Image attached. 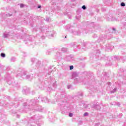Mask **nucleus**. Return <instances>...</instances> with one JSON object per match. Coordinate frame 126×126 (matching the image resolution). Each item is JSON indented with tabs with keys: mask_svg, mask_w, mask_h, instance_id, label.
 I'll return each mask as SVG.
<instances>
[{
	"mask_svg": "<svg viewBox=\"0 0 126 126\" xmlns=\"http://www.w3.org/2000/svg\"><path fill=\"white\" fill-rule=\"evenodd\" d=\"M78 76V74L76 72H74L72 74V78H75V77H77Z\"/></svg>",
	"mask_w": 126,
	"mask_h": 126,
	"instance_id": "11",
	"label": "nucleus"
},
{
	"mask_svg": "<svg viewBox=\"0 0 126 126\" xmlns=\"http://www.w3.org/2000/svg\"><path fill=\"white\" fill-rule=\"evenodd\" d=\"M20 102H22V98H19L18 101H17L16 102V104H18V103H20Z\"/></svg>",
	"mask_w": 126,
	"mask_h": 126,
	"instance_id": "18",
	"label": "nucleus"
},
{
	"mask_svg": "<svg viewBox=\"0 0 126 126\" xmlns=\"http://www.w3.org/2000/svg\"><path fill=\"white\" fill-rule=\"evenodd\" d=\"M106 19L107 20H108V21H120V20H122V19L119 17L118 19H116L114 17H107L106 18Z\"/></svg>",
	"mask_w": 126,
	"mask_h": 126,
	"instance_id": "4",
	"label": "nucleus"
},
{
	"mask_svg": "<svg viewBox=\"0 0 126 126\" xmlns=\"http://www.w3.org/2000/svg\"><path fill=\"white\" fill-rule=\"evenodd\" d=\"M39 101L44 102V103H49L50 102L48 98L46 97L42 98V97L39 96L38 98H35L34 99L30 101L29 109L31 110L32 112H37L38 111L39 112H42L43 109L42 108V106H39L38 104H39Z\"/></svg>",
	"mask_w": 126,
	"mask_h": 126,
	"instance_id": "1",
	"label": "nucleus"
},
{
	"mask_svg": "<svg viewBox=\"0 0 126 126\" xmlns=\"http://www.w3.org/2000/svg\"><path fill=\"white\" fill-rule=\"evenodd\" d=\"M0 119L2 122V121H5V120H6V116L3 114H1Z\"/></svg>",
	"mask_w": 126,
	"mask_h": 126,
	"instance_id": "8",
	"label": "nucleus"
},
{
	"mask_svg": "<svg viewBox=\"0 0 126 126\" xmlns=\"http://www.w3.org/2000/svg\"><path fill=\"white\" fill-rule=\"evenodd\" d=\"M65 38H66V36H65Z\"/></svg>",
	"mask_w": 126,
	"mask_h": 126,
	"instance_id": "57",
	"label": "nucleus"
},
{
	"mask_svg": "<svg viewBox=\"0 0 126 126\" xmlns=\"http://www.w3.org/2000/svg\"><path fill=\"white\" fill-rule=\"evenodd\" d=\"M124 26H126V23L125 22V23H124Z\"/></svg>",
	"mask_w": 126,
	"mask_h": 126,
	"instance_id": "49",
	"label": "nucleus"
},
{
	"mask_svg": "<svg viewBox=\"0 0 126 126\" xmlns=\"http://www.w3.org/2000/svg\"><path fill=\"white\" fill-rule=\"evenodd\" d=\"M84 116H88V113L87 112H86L84 114Z\"/></svg>",
	"mask_w": 126,
	"mask_h": 126,
	"instance_id": "35",
	"label": "nucleus"
},
{
	"mask_svg": "<svg viewBox=\"0 0 126 126\" xmlns=\"http://www.w3.org/2000/svg\"><path fill=\"white\" fill-rule=\"evenodd\" d=\"M105 48H106V50H107V49H108L109 50H111V47H110V45H109L106 46L105 47Z\"/></svg>",
	"mask_w": 126,
	"mask_h": 126,
	"instance_id": "23",
	"label": "nucleus"
},
{
	"mask_svg": "<svg viewBox=\"0 0 126 126\" xmlns=\"http://www.w3.org/2000/svg\"><path fill=\"white\" fill-rule=\"evenodd\" d=\"M5 106H6L7 107V106H9V104H8V103H7V104H5Z\"/></svg>",
	"mask_w": 126,
	"mask_h": 126,
	"instance_id": "48",
	"label": "nucleus"
},
{
	"mask_svg": "<svg viewBox=\"0 0 126 126\" xmlns=\"http://www.w3.org/2000/svg\"><path fill=\"white\" fill-rule=\"evenodd\" d=\"M20 6L21 8L24 7V4H22V3L20 4Z\"/></svg>",
	"mask_w": 126,
	"mask_h": 126,
	"instance_id": "28",
	"label": "nucleus"
},
{
	"mask_svg": "<svg viewBox=\"0 0 126 126\" xmlns=\"http://www.w3.org/2000/svg\"><path fill=\"white\" fill-rule=\"evenodd\" d=\"M111 82H108V85H111Z\"/></svg>",
	"mask_w": 126,
	"mask_h": 126,
	"instance_id": "45",
	"label": "nucleus"
},
{
	"mask_svg": "<svg viewBox=\"0 0 126 126\" xmlns=\"http://www.w3.org/2000/svg\"><path fill=\"white\" fill-rule=\"evenodd\" d=\"M49 20H50V18H47L46 19V21H47V22H49Z\"/></svg>",
	"mask_w": 126,
	"mask_h": 126,
	"instance_id": "36",
	"label": "nucleus"
},
{
	"mask_svg": "<svg viewBox=\"0 0 126 126\" xmlns=\"http://www.w3.org/2000/svg\"><path fill=\"white\" fill-rule=\"evenodd\" d=\"M91 90H92V91H93V92L94 91V88H92V89H91Z\"/></svg>",
	"mask_w": 126,
	"mask_h": 126,
	"instance_id": "46",
	"label": "nucleus"
},
{
	"mask_svg": "<svg viewBox=\"0 0 126 126\" xmlns=\"http://www.w3.org/2000/svg\"><path fill=\"white\" fill-rule=\"evenodd\" d=\"M112 105H115V104H112Z\"/></svg>",
	"mask_w": 126,
	"mask_h": 126,
	"instance_id": "58",
	"label": "nucleus"
},
{
	"mask_svg": "<svg viewBox=\"0 0 126 126\" xmlns=\"http://www.w3.org/2000/svg\"><path fill=\"white\" fill-rule=\"evenodd\" d=\"M0 106H4V103H2L1 102H0Z\"/></svg>",
	"mask_w": 126,
	"mask_h": 126,
	"instance_id": "37",
	"label": "nucleus"
},
{
	"mask_svg": "<svg viewBox=\"0 0 126 126\" xmlns=\"http://www.w3.org/2000/svg\"><path fill=\"white\" fill-rule=\"evenodd\" d=\"M71 46H72V47H73V48H77V45H76V43H73L71 44Z\"/></svg>",
	"mask_w": 126,
	"mask_h": 126,
	"instance_id": "17",
	"label": "nucleus"
},
{
	"mask_svg": "<svg viewBox=\"0 0 126 126\" xmlns=\"http://www.w3.org/2000/svg\"><path fill=\"white\" fill-rule=\"evenodd\" d=\"M116 91H117V88H115L113 91H111L110 92V93L113 94V93H115V92H116Z\"/></svg>",
	"mask_w": 126,
	"mask_h": 126,
	"instance_id": "21",
	"label": "nucleus"
},
{
	"mask_svg": "<svg viewBox=\"0 0 126 126\" xmlns=\"http://www.w3.org/2000/svg\"><path fill=\"white\" fill-rule=\"evenodd\" d=\"M51 37H54V33H51Z\"/></svg>",
	"mask_w": 126,
	"mask_h": 126,
	"instance_id": "43",
	"label": "nucleus"
},
{
	"mask_svg": "<svg viewBox=\"0 0 126 126\" xmlns=\"http://www.w3.org/2000/svg\"><path fill=\"white\" fill-rule=\"evenodd\" d=\"M80 80V79H79V78L75 79H74L75 83H79V82H80V81H79Z\"/></svg>",
	"mask_w": 126,
	"mask_h": 126,
	"instance_id": "16",
	"label": "nucleus"
},
{
	"mask_svg": "<svg viewBox=\"0 0 126 126\" xmlns=\"http://www.w3.org/2000/svg\"><path fill=\"white\" fill-rule=\"evenodd\" d=\"M31 61L32 63H40V62L38 61L37 60H35V58L32 59Z\"/></svg>",
	"mask_w": 126,
	"mask_h": 126,
	"instance_id": "12",
	"label": "nucleus"
},
{
	"mask_svg": "<svg viewBox=\"0 0 126 126\" xmlns=\"http://www.w3.org/2000/svg\"><path fill=\"white\" fill-rule=\"evenodd\" d=\"M13 85L14 86H15V83H13Z\"/></svg>",
	"mask_w": 126,
	"mask_h": 126,
	"instance_id": "52",
	"label": "nucleus"
},
{
	"mask_svg": "<svg viewBox=\"0 0 126 126\" xmlns=\"http://www.w3.org/2000/svg\"><path fill=\"white\" fill-rule=\"evenodd\" d=\"M15 58L14 57H12L11 59V62H15Z\"/></svg>",
	"mask_w": 126,
	"mask_h": 126,
	"instance_id": "25",
	"label": "nucleus"
},
{
	"mask_svg": "<svg viewBox=\"0 0 126 126\" xmlns=\"http://www.w3.org/2000/svg\"><path fill=\"white\" fill-rule=\"evenodd\" d=\"M56 56L57 58H59V57H62V53H61V52H57V53H56Z\"/></svg>",
	"mask_w": 126,
	"mask_h": 126,
	"instance_id": "15",
	"label": "nucleus"
},
{
	"mask_svg": "<svg viewBox=\"0 0 126 126\" xmlns=\"http://www.w3.org/2000/svg\"><path fill=\"white\" fill-rule=\"evenodd\" d=\"M100 126V123H96V124H95V126Z\"/></svg>",
	"mask_w": 126,
	"mask_h": 126,
	"instance_id": "38",
	"label": "nucleus"
},
{
	"mask_svg": "<svg viewBox=\"0 0 126 126\" xmlns=\"http://www.w3.org/2000/svg\"><path fill=\"white\" fill-rule=\"evenodd\" d=\"M28 90H23V92H24L26 93V94H28V93H29V92H27Z\"/></svg>",
	"mask_w": 126,
	"mask_h": 126,
	"instance_id": "31",
	"label": "nucleus"
},
{
	"mask_svg": "<svg viewBox=\"0 0 126 126\" xmlns=\"http://www.w3.org/2000/svg\"><path fill=\"white\" fill-rule=\"evenodd\" d=\"M82 9H83L84 10H85L86 9V6H85V5H83L82 6Z\"/></svg>",
	"mask_w": 126,
	"mask_h": 126,
	"instance_id": "24",
	"label": "nucleus"
},
{
	"mask_svg": "<svg viewBox=\"0 0 126 126\" xmlns=\"http://www.w3.org/2000/svg\"><path fill=\"white\" fill-rule=\"evenodd\" d=\"M72 27L70 25H67L65 26V28L67 30H69V29H71V28Z\"/></svg>",
	"mask_w": 126,
	"mask_h": 126,
	"instance_id": "14",
	"label": "nucleus"
},
{
	"mask_svg": "<svg viewBox=\"0 0 126 126\" xmlns=\"http://www.w3.org/2000/svg\"><path fill=\"white\" fill-rule=\"evenodd\" d=\"M121 6H126V3L125 2H122L121 3Z\"/></svg>",
	"mask_w": 126,
	"mask_h": 126,
	"instance_id": "22",
	"label": "nucleus"
},
{
	"mask_svg": "<svg viewBox=\"0 0 126 126\" xmlns=\"http://www.w3.org/2000/svg\"><path fill=\"white\" fill-rule=\"evenodd\" d=\"M62 52L63 53H66L67 52V49L66 48H62L61 49Z\"/></svg>",
	"mask_w": 126,
	"mask_h": 126,
	"instance_id": "13",
	"label": "nucleus"
},
{
	"mask_svg": "<svg viewBox=\"0 0 126 126\" xmlns=\"http://www.w3.org/2000/svg\"><path fill=\"white\" fill-rule=\"evenodd\" d=\"M53 87H54L55 88H56V87L57 86V85L56 84V83H53Z\"/></svg>",
	"mask_w": 126,
	"mask_h": 126,
	"instance_id": "33",
	"label": "nucleus"
},
{
	"mask_svg": "<svg viewBox=\"0 0 126 126\" xmlns=\"http://www.w3.org/2000/svg\"><path fill=\"white\" fill-rule=\"evenodd\" d=\"M113 30L114 31H116V29L113 28Z\"/></svg>",
	"mask_w": 126,
	"mask_h": 126,
	"instance_id": "51",
	"label": "nucleus"
},
{
	"mask_svg": "<svg viewBox=\"0 0 126 126\" xmlns=\"http://www.w3.org/2000/svg\"><path fill=\"white\" fill-rule=\"evenodd\" d=\"M67 89H70V88H71V85H69L67 86Z\"/></svg>",
	"mask_w": 126,
	"mask_h": 126,
	"instance_id": "29",
	"label": "nucleus"
},
{
	"mask_svg": "<svg viewBox=\"0 0 126 126\" xmlns=\"http://www.w3.org/2000/svg\"><path fill=\"white\" fill-rule=\"evenodd\" d=\"M4 69H6V71L8 72V74L5 75L4 80H5L8 84H12L13 81H14V79L11 78V76H10L11 73H12V69L10 67L5 68L4 66L0 64V70H3Z\"/></svg>",
	"mask_w": 126,
	"mask_h": 126,
	"instance_id": "2",
	"label": "nucleus"
},
{
	"mask_svg": "<svg viewBox=\"0 0 126 126\" xmlns=\"http://www.w3.org/2000/svg\"><path fill=\"white\" fill-rule=\"evenodd\" d=\"M114 58L117 59V56H115Z\"/></svg>",
	"mask_w": 126,
	"mask_h": 126,
	"instance_id": "54",
	"label": "nucleus"
},
{
	"mask_svg": "<svg viewBox=\"0 0 126 126\" xmlns=\"http://www.w3.org/2000/svg\"><path fill=\"white\" fill-rule=\"evenodd\" d=\"M97 54H100V50H97Z\"/></svg>",
	"mask_w": 126,
	"mask_h": 126,
	"instance_id": "42",
	"label": "nucleus"
},
{
	"mask_svg": "<svg viewBox=\"0 0 126 126\" xmlns=\"http://www.w3.org/2000/svg\"><path fill=\"white\" fill-rule=\"evenodd\" d=\"M70 32L72 33V34H74V35H79L81 34L80 31H78L77 32H76L75 30L73 29L70 30Z\"/></svg>",
	"mask_w": 126,
	"mask_h": 126,
	"instance_id": "6",
	"label": "nucleus"
},
{
	"mask_svg": "<svg viewBox=\"0 0 126 126\" xmlns=\"http://www.w3.org/2000/svg\"><path fill=\"white\" fill-rule=\"evenodd\" d=\"M41 7H42V6H41V5H38L37 6V8H41Z\"/></svg>",
	"mask_w": 126,
	"mask_h": 126,
	"instance_id": "39",
	"label": "nucleus"
},
{
	"mask_svg": "<svg viewBox=\"0 0 126 126\" xmlns=\"http://www.w3.org/2000/svg\"><path fill=\"white\" fill-rule=\"evenodd\" d=\"M18 76H21L22 78H25L26 79H32L33 77L30 75H27V72L26 71L22 70L20 73L18 74Z\"/></svg>",
	"mask_w": 126,
	"mask_h": 126,
	"instance_id": "3",
	"label": "nucleus"
},
{
	"mask_svg": "<svg viewBox=\"0 0 126 126\" xmlns=\"http://www.w3.org/2000/svg\"><path fill=\"white\" fill-rule=\"evenodd\" d=\"M4 98H7L8 99V98H9V96H5Z\"/></svg>",
	"mask_w": 126,
	"mask_h": 126,
	"instance_id": "50",
	"label": "nucleus"
},
{
	"mask_svg": "<svg viewBox=\"0 0 126 126\" xmlns=\"http://www.w3.org/2000/svg\"><path fill=\"white\" fill-rule=\"evenodd\" d=\"M3 38H8V37H9V36H10L9 35V32H5L3 33Z\"/></svg>",
	"mask_w": 126,
	"mask_h": 126,
	"instance_id": "10",
	"label": "nucleus"
},
{
	"mask_svg": "<svg viewBox=\"0 0 126 126\" xmlns=\"http://www.w3.org/2000/svg\"><path fill=\"white\" fill-rule=\"evenodd\" d=\"M0 56L1 57V58H5V54L1 53L0 54Z\"/></svg>",
	"mask_w": 126,
	"mask_h": 126,
	"instance_id": "20",
	"label": "nucleus"
},
{
	"mask_svg": "<svg viewBox=\"0 0 126 126\" xmlns=\"http://www.w3.org/2000/svg\"><path fill=\"white\" fill-rule=\"evenodd\" d=\"M37 126H41V125H40V124H37Z\"/></svg>",
	"mask_w": 126,
	"mask_h": 126,
	"instance_id": "55",
	"label": "nucleus"
},
{
	"mask_svg": "<svg viewBox=\"0 0 126 126\" xmlns=\"http://www.w3.org/2000/svg\"><path fill=\"white\" fill-rule=\"evenodd\" d=\"M39 87L40 89H43V87H44V86H43V84H40L39 85Z\"/></svg>",
	"mask_w": 126,
	"mask_h": 126,
	"instance_id": "26",
	"label": "nucleus"
},
{
	"mask_svg": "<svg viewBox=\"0 0 126 126\" xmlns=\"http://www.w3.org/2000/svg\"><path fill=\"white\" fill-rule=\"evenodd\" d=\"M51 4H52L53 5H56V4H57V3H56V2L55 1V0H52L51 2Z\"/></svg>",
	"mask_w": 126,
	"mask_h": 126,
	"instance_id": "19",
	"label": "nucleus"
},
{
	"mask_svg": "<svg viewBox=\"0 0 126 126\" xmlns=\"http://www.w3.org/2000/svg\"><path fill=\"white\" fill-rule=\"evenodd\" d=\"M65 60L67 62H72L73 61V57L71 56H67L66 57Z\"/></svg>",
	"mask_w": 126,
	"mask_h": 126,
	"instance_id": "7",
	"label": "nucleus"
},
{
	"mask_svg": "<svg viewBox=\"0 0 126 126\" xmlns=\"http://www.w3.org/2000/svg\"><path fill=\"white\" fill-rule=\"evenodd\" d=\"M101 10H102V11H105V10H106V9L102 8L101 9Z\"/></svg>",
	"mask_w": 126,
	"mask_h": 126,
	"instance_id": "41",
	"label": "nucleus"
},
{
	"mask_svg": "<svg viewBox=\"0 0 126 126\" xmlns=\"http://www.w3.org/2000/svg\"><path fill=\"white\" fill-rule=\"evenodd\" d=\"M95 107V108H96V109H97V110L98 109H100V105H96L95 106H94Z\"/></svg>",
	"mask_w": 126,
	"mask_h": 126,
	"instance_id": "27",
	"label": "nucleus"
},
{
	"mask_svg": "<svg viewBox=\"0 0 126 126\" xmlns=\"http://www.w3.org/2000/svg\"><path fill=\"white\" fill-rule=\"evenodd\" d=\"M60 110L62 111V114H64V111H65V105L64 104H60Z\"/></svg>",
	"mask_w": 126,
	"mask_h": 126,
	"instance_id": "5",
	"label": "nucleus"
},
{
	"mask_svg": "<svg viewBox=\"0 0 126 126\" xmlns=\"http://www.w3.org/2000/svg\"><path fill=\"white\" fill-rule=\"evenodd\" d=\"M80 96H81V97H82V96H83V94H80Z\"/></svg>",
	"mask_w": 126,
	"mask_h": 126,
	"instance_id": "47",
	"label": "nucleus"
},
{
	"mask_svg": "<svg viewBox=\"0 0 126 126\" xmlns=\"http://www.w3.org/2000/svg\"><path fill=\"white\" fill-rule=\"evenodd\" d=\"M118 106H120V103H118Z\"/></svg>",
	"mask_w": 126,
	"mask_h": 126,
	"instance_id": "56",
	"label": "nucleus"
},
{
	"mask_svg": "<svg viewBox=\"0 0 126 126\" xmlns=\"http://www.w3.org/2000/svg\"><path fill=\"white\" fill-rule=\"evenodd\" d=\"M73 65H71V66H69V69H70V70H72V69L73 68Z\"/></svg>",
	"mask_w": 126,
	"mask_h": 126,
	"instance_id": "30",
	"label": "nucleus"
},
{
	"mask_svg": "<svg viewBox=\"0 0 126 126\" xmlns=\"http://www.w3.org/2000/svg\"><path fill=\"white\" fill-rule=\"evenodd\" d=\"M36 67H39L38 65H36Z\"/></svg>",
	"mask_w": 126,
	"mask_h": 126,
	"instance_id": "53",
	"label": "nucleus"
},
{
	"mask_svg": "<svg viewBox=\"0 0 126 126\" xmlns=\"http://www.w3.org/2000/svg\"><path fill=\"white\" fill-rule=\"evenodd\" d=\"M0 82H1V75L0 74Z\"/></svg>",
	"mask_w": 126,
	"mask_h": 126,
	"instance_id": "40",
	"label": "nucleus"
},
{
	"mask_svg": "<svg viewBox=\"0 0 126 126\" xmlns=\"http://www.w3.org/2000/svg\"><path fill=\"white\" fill-rule=\"evenodd\" d=\"M17 118H20V115H17Z\"/></svg>",
	"mask_w": 126,
	"mask_h": 126,
	"instance_id": "44",
	"label": "nucleus"
},
{
	"mask_svg": "<svg viewBox=\"0 0 126 126\" xmlns=\"http://www.w3.org/2000/svg\"><path fill=\"white\" fill-rule=\"evenodd\" d=\"M72 116H73V114H72V113H69V117H72Z\"/></svg>",
	"mask_w": 126,
	"mask_h": 126,
	"instance_id": "34",
	"label": "nucleus"
},
{
	"mask_svg": "<svg viewBox=\"0 0 126 126\" xmlns=\"http://www.w3.org/2000/svg\"><path fill=\"white\" fill-rule=\"evenodd\" d=\"M6 16H12V14H9V13H8L6 14Z\"/></svg>",
	"mask_w": 126,
	"mask_h": 126,
	"instance_id": "32",
	"label": "nucleus"
},
{
	"mask_svg": "<svg viewBox=\"0 0 126 126\" xmlns=\"http://www.w3.org/2000/svg\"><path fill=\"white\" fill-rule=\"evenodd\" d=\"M39 118V117H32L31 118V119L29 120V123H31L33 122V121H34V120H38Z\"/></svg>",
	"mask_w": 126,
	"mask_h": 126,
	"instance_id": "9",
	"label": "nucleus"
}]
</instances>
